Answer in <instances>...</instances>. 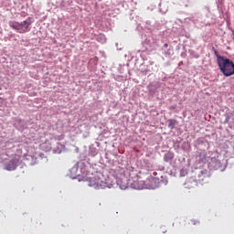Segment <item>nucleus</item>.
Returning a JSON list of instances; mask_svg holds the SVG:
<instances>
[{
  "label": "nucleus",
  "mask_w": 234,
  "mask_h": 234,
  "mask_svg": "<svg viewBox=\"0 0 234 234\" xmlns=\"http://www.w3.org/2000/svg\"><path fill=\"white\" fill-rule=\"evenodd\" d=\"M218 65L220 72L226 76V78H229V76H233L234 74V63L233 60L218 55Z\"/></svg>",
  "instance_id": "nucleus-1"
},
{
  "label": "nucleus",
  "mask_w": 234,
  "mask_h": 234,
  "mask_svg": "<svg viewBox=\"0 0 234 234\" xmlns=\"http://www.w3.org/2000/svg\"><path fill=\"white\" fill-rule=\"evenodd\" d=\"M124 176L126 178H129V182H131V178H135L133 183H130L131 187H133V189H147V185H145V181L142 180L141 177H138V176H136L134 168H126V171H124Z\"/></svg>",
  "instance_id": "nucleus-2"
},
{
  "label": "nucleus",
  "mask_w": 234,
  "mask_h": 234,
  "mask_svg": "<svg viewBox=\"0 0 234 234\" xmlns=\"http://www.w3.org/2000/svg\"><path fill=\"white\" fill-rule=\"evenodd\" d=\"M31 25L32 20L30 17L20 23L16 21L9 22V27H11V28H14V30H16V32H18L19 34H27V32H30Z\"/></svg>",
  "instance_id": "nucleus-3"
},
{
  "label": "nucleus",
  "mask_w": 234,
  "mask_h": 234,
  "mask_svg": "<svg viewBox=\"0 0 234 234\" xmlns=\"http://www.w3.org/2000/svg\"><path fill=\"white\" fill-rule=\"evenodd\" d=\"M90 186L95 189H105L107 187V182L101 180L99 176H95L90 179Z\"/></svg>",
  "instance_id": "nucleus-4"
},
{
  "label": "nucleus",
  "mask_w": 234,
  "mask_h": 234,
  "mask_svg": "<svg viewBox=\"0 0 234 234\" xmlns=\"http://www.w3.org/2000/svg\"><path fill=\"white\" fill-rule=\"evenodd\" d=\"M17 164H19V156L15 155V157L10 160L7 165H5V170L6 171H15L17 167Z\"/></svg>",
  "instance_id": "nucleus-5"
},
{
  "label": "nucleus",
  "mask_w": 234,
  "mask_h": 234,
  "mask_svg": "<svg viewBox=\"0 0 234 234\" xmlns=\"http://www.w3.org/2000/svg\"><path fill=\"white\" fill-rule=\"evenodd\" d=\"M175 125H176V121L175 120H168V127H170V129H175Z\"/></svg>",
  "instance_id": "nucleus-6"
},
{
  "label": "nucleus",
  "mask_w": 234,
  "mask_h": 234,
  "mask_svg": "<svg viewBox=\"0 0 234 234\" xmlns=\"http://www.w3.org/2000/svg\"><path fill=\"white\" fill-rule=\"evenodd\" d=\"M190 222L193 226H198V224H200V221H198L197 219H191Z\"/></svg>",
  "instance_id": "nucleus-7"
},
{
  "label": "nucleus",
  "mask_w": 234,
  "mask_h": 234,
  "mask_svg": "<svg viewBox=\"0 0 234 234\" xmlns=\"http://www.w3.org/2000/svg\"><path fill=\"white\" fill-rule=\"evenodd\" d=\"M214 54L216 55V57L220 56L218 55V51H217V49H214ZM217 61L218 62V57L217 58Z\"/></svg>",
  "instance_id": "nucleus-8"
},
{
  "label": "nucleus",
  "mask_w": 234,
  "mask_h": 234,
  "mask_svg": "<svg viewBox=\"0 0 234 234\" xmlns=\"http://www.w3.org/2000/svg\"><path fill=\"white\" fill-rule=\"evenodd\" d=\"M165 56H171V51L170 50H167L165 52Z\"/></svg>",
  "instance_id": "nucleus-9"
},
{
  "label": "nucleus",
  "mask_w": 234,
  "mask_h": 234,
  "mask_svg": "<svg viewBox=\"0 0 234 234\" xmlns=\"http://www.w3.org/2000/svg\"><path fill=\"white\" fill-rule=\"evenodd\" d=\"M200 156H203L202 162H204V160H206V154L204 153L203 154H200Z\"/></svg>",
  "instance_id": "nucleus-10"
},
{
  "label": "nucleus",
  "mask_w": 234,
  "mask_h": 234,
  "mask_svg": "<svg viewBox=\"0 0 234 234\" xmlns=\"http://www.w3.org/2000/svg\"><path fill=\"white\" fill-rule=\"evenodd\" d=\"M164 47H165V48H167V47H169V44L165 43V44H164Z\"/></svg>",
  "instance_id": "nucleus-11"
},
{
  "label": "nucleus",
  "mask_w": 234,
  "mask_h": 234,
  "mask_svg": "<svg viewBox=\"0 0 234 234\" xmlns=\"http://www.w3.org/2000/svg\"><path fill=\"white\" fill-rule=\"evenodd\" d=\"M172 158H173V155L170 154V159L172 160Z\"/></svg>",
  "instance_id": "nucleus-12"
}]
</instances>
